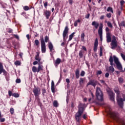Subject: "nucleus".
Returning a JSON list of instances; mask_svg holds the SVG:
<instances>
[{
  "instance_id": "nucleus-18",
  "label": "nucleus",
  "mask_w": 125,
  "mask_h": 125,
  "mask_svg": "<svg viewBox=\"0 0 125 125\" xmlns=\"http://www.w3.org/2000/svg\"><path fill=\"white\" fill-rule=\"evenodd\" d=\"M106 42H112V38L110 33H106Z\"/></svg>"
},
{
  "instance_id": "nucleus-52",
  "label": "nucleus",
  "mask_w": 125,
  "mask_h": 125,
  "mask_svg": "<svg viewBox=\"0 0 125 125\" xmlns=\"http://www.w3.org/2000/svg\"><path fill=\"white\" fill-rule=\"evenodd\" d=\"M68 2L70 5H72L74 1H73V0H68Z\"/></svg>"
},
{
  "instance_id": "nucleus-9",
  "label": "nucleus",
  "mask_w": 125,
  "mask_h": 125,
  "mask_svg": "<svg viewBox=\"0 0 125 125\" xmlns=\"http://www.w3.org/2000/svg\"><path fill=\"white\" fill-rule=\"evenodd\" d=\"M111 49H115L116 47H118V42L117 41V39H116V36H112V40H111Z\"/></svg>"
},
{
  "instance_id": "nucleus-27",
  "label": "nucleus",
  "mask_w": 125,
  "mask_h": 125,
  "mask_svg": "<svg viewBox=\"0 0 125 125\" xmlns=\"http://www.w3.org/2000/svg\"><path fill=\"white\" fill-rule=\"evenodd\" d=\"M35 44L37 47H40V42L38 40H36L34 41Z\"/></svg>"
},
{
  "instance_id": "nucleus-51",
  "label": "nucleus",
  "mask_w": 125,
  "mask_h": 125,
  "mask_svg": "<svg viewBox=\"0 0 125 125\" xmlns=\"http://www.w3.org/2000/svg\"><path fill=\"white\" fill-rule=\"evenodd\" d=\"M121 56L122 57L123 60H124V61H125V55H124V54L121 53Z\"/></svg>"
},
{
  "instance_id": "nucleus-10",
  "label": "nucleus",
  "mask_w": 125,
  "mask_h": 125,
  "mask_svg": "<svg viewBox=\"0 0 125 125\" xmlns=\"http://www.w3.org/2000/svg\"><path fill=\"white\" fill-rule=\"evenodd\" d=\"M97 84L100 85V83H98V81L96 80H94L93 79H91L89 80L88 83H87L86 86H88V85H92L94 87H95Z\"/></svg>"
},
{
  "instance_id": "nucleus-39",
  "label": "nucleus",
  "mask_w": 125,
  "mask_h": 125,
  "mask_svg": "<svg viewBox=\"0 0 125 125\" xmlns=\"http://www.w3.org/2000/svg\"><path fill=\"white\" fill-rule=\"evenodd\" d=\"M107 25L109 28H113V25H112V23L110 21H108Z\"/></svg>"
},
{
  "instance_id": "nucleus-23",
  "label": "nucleus",
  "mask_w": 125,
  "mask_h": 125,
  "mask_svg": "<svg viewBox=\"0 0 125 125\" xmlns=\"http://www.w3.org/2000/svg\"><path fill=\"white\" fill-rule=\"evenodd\" d=\"M75 76L76 79H79V78H80V69L79 68L76 69Z\"/></svg>"
},
{
  "instance_id": "nucleus-6",
  "label": "nucleus",
  "mask_w": 125,
  "mask_h": 125,
  "mask_svg": "<svg viewBox=\"0 0 125 125\" xmlns=\"http://www.w3.org/2000/svg\"><path fill=\"white\" fill-rule=\"evenodd\" d=\"M113 59L114 62L116 64L117 69L119 70V71H121V72H124V71L123 70V66H122L121 62L119 61V59H118L116 56H113Z\"/></svg>"
},
{
  "instance_id": "nucleus-31",
  "label": "nucleus",
  "mask_w": 125,
  "mask_h": 125,
  "mask_svg": "<svg viewBox=\"0 0 125 125\" xmlns=\"http://www.w3.org/2000/svg\"><path fill=\"white\" fill-rule=\"evenodd\" d=\"M44 42H49V37L47 36H45L44 37Z\"/></svg>"
},
{
  "instance_id": "nucleus-42",
  "label": "nucleus",
  "mask_w": 125,
  "mask_h": 125,
  "mask_svg": "<svg viewBox=\"0 0 125 125\" xmlns=\"http://www.w3.org/2000/svg\"><path fill=\"white\" fill-rule=\"evenodd\" d=\"M96 104L97 105H98L99 106H103V105H104V103H100V102H96Z\"/></svg>"
},
{
  "instance_id": "nucleus-59",
  "label": "nucleus",
  "mask_w": 125,
  "mask_h": 125,
  "mask_svg": "<svg viewBox=\"0 0 125 125\" xmlns=\"http://www.w3.org/2000/svg\"><path fill=\"white\" fill-rule=\"evenodd\" d=\"M8 94H9V96H11L12 95V92H11V91H8Z\"/></svg>"
},
{
  "instance_id": "nucleus-30",
  "label": "nucleus",
  "mask_w": 125,
  "mask_h": 125,
  "mask_svg": "<svg viewBox=\"0 0 125 125\" xmlns=\"http://www.w3.org/2000/svg\"><path fill=\"white\" fill-rule=\"evenodd\" d=\"M107 11L108 12H111V13H114V11H113V8L111 7H108L107 9Z\"/></svg>"
},
{
  "instance_id": "nucleus-64",
  "label": "nucleus",
  "mask_w": 125,
  "mask_h": 125,
  "mask_svg": "<svg viewBox=\"0 0 125 125\" xmlns=\"http://www.w3.org/2000/svg\"><path fill=\"white\" fill-rule=\"evenodd\" d=\"M104 17H105L104 16H103V15H102V16H101V17H100V19L101 20H103L104 19Z\"/></svg>"
},
{
  "instance_id": "nucleus-46",
  "label": "nucleus",
  "mask_w": 125,
  "mask_h": 125,
  "mask_svg": "<svg viewBox=\"0 0 125 125\" xmlns=\"http://www.w3.org/2000/svg\"><path fill=\"white\" fill-rule=\"evenodd\" d=\"M100 56H102V47H100Z\"/></svg>"
},
{
  "instance_id": "nucleus-34",
  "label": "nucleus",
  "mask_w": 125,
  "mask_h": 125,
  "mask_svg": "<svg viewBox=\"0 0 125 125\" xmlns=\"http://www.w3.org/2000/svg\"><path fill=\"white\" fill-rule=\"evenodd\" d=\"M14 64L16 66H20L21 65V62L19 61H17L15 62Z\"/></svg>"
},
{
  "instance_id": "nucleus-22",
  "label": "nucleus",
  "mask_w": 125,
  "mask_h": 125,
  "mask_svg": "<svg viewBox=\"0 0 125 125\" xmlns=\"http://www.w3.org/2000/svg\"><path fill=\"white\" fill-rule=\"evenodd\" d=\"M51 89L53 93H55V88L54 87V82L53 80L51 82Z\"/></svg>"
},
{
  "instance_id": "nucleus-13",
  "label": "nucleus",
  "mask_w": 125,
  "mask_h": 125,
  "mask_svg": "<svg viewBox=\"0 0 125 125\" xmlns=\"http://www.w3.org/2000/svg\"><path fill=\"white\" fill-rule=\"evenodd\" d=\"M68 33H69V27H68V26H66L65 27L62 33L63 42H66V37H67V35H68Z\"/></svg>"
},
{
  "instance_id": "nucleus-36",
  "label": "nucleus",
  "mask_w": 125,
  "mask_h": 125,
  "mask_svg": "<svg viewBox=\"0 0 125 125\" xmlns=\"http://www.w3.org/2000/svg\"><path fill=\"white\" fill-rule=\"evenodd\" d=\"M83 50L80 51L79 53V56L80 57V58H83Z\"/></svg>"
},
{
  "instance_id": "nucleus-45",
  "label": "nucleus",
  "mask_w": 125,
  "mask_h": 125,
  "mask_svg": "<svg viewBox=\"0 0 125 125\" xmlns=\"http://www.w3.org/2000/svg\"><path fill=\"white\" fill-rule=\"evenodd\" d=\"M106 17L107 18H111V17H112V14L111 13L106 14Z\"/></svg>"
},
{
  "instance_id": "nucleus-58",
  "label": "nucleus",
  "mask_w": 125,
  "mask_h": 125,
  "mask_svg": "<svg viewBox=\"0 0 125 125\" xmlns=\"http://www.w3.org/2000/svg\"><path fill=\"white\" fill-rule=\"evenodd\" d=\"M100 82L103 84H106V83H105V81L104 80H100Z\"/></svg>"
},
{
  "instance_id": "nucleus-43",
  "label": "nucleus",
  "mask_w": 125,
  "mask_h": 125,
  "mask_svg": "<svg viewBox=\"0 0 125 125\" xmlns=\"http://www.w3.org/2000/svg\"><path fill=\"white\" fill-rule=\"evenodd\" d=\"M85 74V72H84V71L83 70L81 72L80 76H81V77H83Z\"/></svg>"
},
{
  "instance_id": "nucleus-49",
  "label": "nucleus",
  "mask_w": 125,
  "mask_h": 125,
  "mask_svg": "<svg viewBox=\"0 0 125 125\" xmlns=\"http://www.w3.org/2000/svg\"><path fill=\"white\" fill-rule=\"evenodd\" d=\"M102 71L101 70H98L96 72V75H101Z\"/></svg>"
},
{
  "instance_id": "nucleus-32",
  "label": "nucleus",
  "mask_w": 125,
  "mask_h": 125,
  "mask_svg": "<svg viewBox=\"0 0 125 125\" xmlns=\"http://www.w3.org/2000/svg\"><path fill=\"white\" fill-rule=\"evenodd\" d=\"M84 37H85V35H84V33H82L81 34V36L82 42H84Z\"/></svg>"
},
{
  "instance_id": "nucleus-38",
  "label": "nucleus",
  "mask_w": 125,
  "mask_h": 125,
  "mask_svg": "<svg viewBox=\"0 0 125 125\" xmlns=\"http://www.w3.org/2000/svg\"><path fill=\"white\" fill-rule=\"evenodd\" d=\"M7 33L9 34H12L13 33V30L11 28H7Z\"/></svg>"
},
{
  "instance_id": "nucleus-55",
  "label": "nucleus",
  "mask_w": 125,
  "mask_h": 125,
  "mask_svg": "<svg viewBox=\"0 0 125 125\" xmlns=\"http://www.w3.org/2000/svg\"><path fill=\"white\" fill-rule=\"evenodd\" d=\"M117 13H118L119 16H120V15H121V13H122V11H121L119 9H118L117 10Z\"/></svg>"
},
{
  "instance_id": "nucleus-35",
  "label": "nucleus",
  "mask_w": 125,
  "mask_h": 125,
  "mask_svg": "<svg viewBox=\"0 0 125 125\" xmlns=\"http://www.w3.org/2000/svg\"><path fill=\"white\" fill-rule=\"evenodd\" d=\"M0 121L1 123H3L5 121L4 118H1V112L0 111Z\"/></svg>"
},
{
  "instance_id": "nucleus-40",
  "label": "nucleus",
  "mask_w": 125,
  "mask_h": 125,
  "mask_svg": "<svg viewBox=\"0 0 125 125\" xmlns=\"http://www.w3.org/2000/svg\"><path fill=\"white\" fill-rule=\"evenodd\" d=\"M45 93H46V90H45L44 88H43L42 89V94L43 96H44Z\"/></svg>"
},
{
  "instance_id": "nucleus-3",
  "label": "nucleus",
  "mask_w": 125,
  "mask_h": 125,
  "mask_svg": "<svg viewBox=\"0 0 125 125\" xmlns=\"http://www.w3.org/2000/svg\"><path fill=\"white\" fill-rule=\"evenodd\" d=\"M96 96L99 101H103V93L99 87L96 88Z\"/></svg>"
},
{
  "instance_id": "nucleus-21",
  "label": "nucleus",
  "mask_w": 125,
  "mask_h": 125,
  "mask_svg": "<svg viewBox=\"0 0 125 125\" xmlns=\"http://www.w3.org/2000/svg\"><path fill=\"white\" fill-rule=\"evenodd\" d=\"M48 46L49 47L50 52H52V51L54 50V49L53 48V45L52 44V43H51V42H49L48 43Z\"/></svg>"
},
{
  "instance_id": "nucleus-8",
  "label": "nucleus",
  "mask_w": 125,
  "mask_h": 125,
  "mask_svg": "<svg viewBox=\"0 0 125 125\" xmlns=\"http://www.w3.org/2000/svg\"><path fill=\"white\" fill-rule=\"evenodd\" d=\"M38 65V68L35 66L32 67V72L33 73H40L41 71H43V66L40 63Z\"/></svg>"
},
{
  "instance_id": "nucleus-57",
  "label": "nucleus",
  "mask_w": 125,
  "mask_h": 125,
  "mask_svg": "<svg viewBox=\"0 0 125 125\" xmlns=\"http://www.w3.org/2000/svg\"><path fill=\"white\" fill-rule=\"evenodd\" d=\"M109 73L107 72L105 73V78H109Z\"/></svg>"
},
{
  "instance_id": "nucleus-56",
  "label": "nucleus",
  "mask_w": 125,
  "mask_h": 125,
  "mask_svg": "<svg viewBox=\"0 0 125 125\" xmlns=\"http://www.w3.org/2000/svg\"><path fill=\"white\" fill-rule=\"evenodd\" d=\"M89 16H90V14H88L87 15L85 16V18H86V19H88V18H89Z\"/></svg>"
},
{
  "instance_id": "nucleus-28",
  "label": "nucleus",
  "mask_w": 125,
  "mask_h": 125,
  "mask_svg": "<svg viewBox=\"0 0 125 125\" xmlns=\"http://www.w3.org/2000/svg\"><path fill=\"white\" fill-rule=\"evenodd\" d=\"M61 63V59L60 58H57L55 62V64L56 65H59V64Z\"/></svg>"
},
{
  "instance_id": "nucleus-19",
  "label": "nucleus",
  "mask_w": 125,
  "mask_h": 125,
  "mask_svg": "<svg viewBox=\"0 0 125 125\" xmlns=\"http://www.w3.org/2000/svg\"><path fill=\"white\" fill-rule=\"evenodd\" d=\"M98 46V39L96 38L94 44V51H95V52H96V51H97Z\"/></svg>"
},
{
  "instance_id": "nucleus-63",
  "label": "nucleus",
  "mask_w": 125,
  "mask_h": 125,
  "mask_svg": "<svg viewBox=\"0 0 125 125\" xmlns=\"http://www.w3.org/2000/svg\"><path fill=\"white\" fill-rule=\"evenodd\" d=\"M33 64L34 65H37V64H38V61H34V62H33Z\"/></svg>"
},
{
  "instance_id": "nucleus-12",
  "label": "nucleus",
  "mask_w": 125,
  "mask_h": 125,
  "mask_svg": "<svg viewBox=\"0 0 125 125\" xmlns=\"http://www.w3.org/2000/svg\"><path fill=\"white\" fill-rule=\"evenodd\" d=\"M103 23H101L98 31V33L99 34V35L100 36V39L101 40V42H102L103 41V38H102V34L103 33Z\"/></svg>"
},
{
  "instance_id": "nucleus-53",
  "label": "nucleus",
  "mask_w": 125,
  "mask_h": 125,
  "mask_svg": "<svg viewBox=\"0 0 125 125\" xmlns=\"http://www.w3.org/2000/svg\"><path fill=\"white\" fill-rule=\"evenodd\" d=\"M105 32L107 33H110L109 32H110V29H109L108 27H106L105 28Z\"/></svg>"
},
{
  "instance_id": "nucleus-17",
  "label": "nucleus",
  "mask_w": 125,
  "mask_h": 125,
  "mask_svg": "<svg viewBox=\"0 0 125 125\" xmlns=\"http://www.w3.org/2000/svg\"><path fill=\"white\" fill-rule=\"evenodd\" d=\"M43 15L47 19H49L50 15H51V12H50V11L46 10L43 12Z\"/></svg>"
},
{
  "instance_id": "nucleus-33",
  "label": "nucleus",
  "mask_w": 125,
  "mask_h": 125,
  "mask_svg": "<svg viewBox=\"0 0 125 125\" xmlns=\"http://www.w3.org/2000/svg\"><path fill=\"white\" fill-rule=\"evenodd\" d=\"M83 82H84V81L83 80V78L80 79L79 84H80V85H81V86H82V85H83Z\"/></svg>"
},
{
  "instance_id": "nucleus-61",
  "label": "nucleus",
  "mask_w": 125,
  "mask_h": 125,
  "mask_svg": "<svg viewBox=\"0 0 125 125\" xmlns=\"http://www.w3.org/2000/svg\"><path fill=\"white\" fill-rule=\"evenodd\" d=\"M82 48L83 50H84V51H86L87 50H86V48L85 47V46H82Z\"/></svg>"
},
{
  "instance_id": "nucleus-16",
  "label": "nucleus",
  "mask_w": 125,
  "mask_h": 125,
  "mask_svg": "<svg viewBox=\"0 0 125 125\" xmlns=\"http://www.w3.org/2000/svg\"><path fill=\"white\" fill-rule=\"evenodd\" d=\"M107 92L109 95L110 100L115 102V93H114V92L111 90H109L107 91Z\"/></svg>"
},
{
  "instance_id": "nucleus-48",
  "label": "nucleus",
  "mask_w": 125,
  "mask_h": 125,
  "mask_svg": "<svg viewBox=\"0 0 125 125\" xmlns=\"http://www.w3.org/2000/svg\"><path fill=\"white\" fill-rule=\"evenodd\" d=\"M16 83H21V80H20V79H17L16 80Z\"/></svg>"
},
{
  "instance_id": "nucleus-15",
  "label": "nucleus",
  "mask_w": 125,
  "mask_h": 125,
  "mask_svg": "<svg viewBox=\"0 0 125 125\" xmlns=\"http://www.w3.org/2000/svg\"><path fill=\"white\" fill-rule=\"evenodd\" d=\"M113 90L116 93V100L117 101H120V97H121V95H120L121 92H120V89L118 87H116L115 88H114Z\"/></svg>"
},
{
  "instance_id": "nucleus-4",
  "label": "nucleus",
  "mask_w": 125,
  "mask_h": 125,
  "mask_svg": "<svg viewBox=\"0 0 125 125\" xmlns=\"http://www.w3.org/2000/svg\"><path fill=\"white\" fill-rule=\"evenodd\" d=\"M40 41L41 42L42 52V53H45L46 51V46L45 45V42L43 39V35L40 36Z\"/></svg>"
},
{
  "instance_id": "nucleus-5",
  "label": "nucleus",
  "mask_w": 125,
  "mask_h": 125,
  "mask_svg": "<svg viewBox=\"0 0 125 125\" xmlns=\"http://www.w3.org/2000/svg\"><path fill=\"white\" fill-rule=\"evenodd\" d=\"M2 73H3L4 76H5L6 80L9 81V74H8L5 69H3L2 63L0 62V75H1Z\"/></svg>"
},
{
  "instance_id": "nucleus-50",
  "label": "nucleus",
  "mask_w": 125,
  "mask_h": 125,
  "mask_svg": "<svg viewBox=\"0 0 125 125\" xmlns=\"http://www.w3.org/2000/svg\"><path fill=\"white\" fill-rule=\"evenodd\" d=\"M13 36L15 37V39H17V40H19V36L18 35L13 34Z\"/></svg>"
},
{
  "instance_id": "nucleus-25",
  "label": "nucleus",
  "mask_w": 125,
  "mask_h": 125,
  "mask_svg": "<svg viewBox=\"0 0 125 125\" xmlns=\"http://www.w3.org/2000/svg\"><path fill=\"white\" fill-rule=\"evenodd\" d=\"M118 82L120 84H122L125 83V80L124 78H123V77H119L118 78Z\"/></svg>"
},
{
  "instance_id": "nucleus-44",
  "label": "nucleus",
  "mask_w": 125,
  "mask_h": 125,
  "mask_svg": "<svg viewBox=\"0 0 125 125\" xmlns=\"http://www.w3.org/2000/svg\"><path fill=\"white\" fill-rule=\"evenodd\" d=\"M10 111L11 115H13V114H14V109H13V108H10Z\"/></svg>"
},
{
  "instance_id": "nucleus-7",
  "label": "nucleus",
  "mask_w": 125,
  "mask_h": 125,
  "mask_svg": "<svg viewBox=\"0 0 125 125\" xmlns=\"http://www.w3.org/2000/svg\"><path fill=\"white\" fill-rule=\"evenodd\" d=\"M109 61L110 62V64L111 66L109 67V72H111L112 73H114L115 72V68H114L113 66H115V64H114V59H113V56H110L109 59Z\"/></svg>"
},
{
  "instance_id": "nucleus-11",
  "label": "nucleus",
  "mask_w": 125,
  "mask_h": 125,
  "mask_svg": "<svg viewBox=\"0 0 125 125\" xmlns=\"http://www.w3.org/2000/svg\"><path fill=\"white\" fill-rule=\"evenodd\" d=\"M33 93L36 98L39 97L40 96V94H41V89L40 87L35 86L33 89Z\"/></svg>"
},
{
  "instance_id": "nucleus-47",
  "label": "nucleus",
  "mask_w": 125,
  "mask_h": 125,
  "mask_svg": "<svg viewBox=\"0 0 125 125\" xmlns=\"http://www.w3.org/2000/svg\"><path fill=\"white\" fill-rule=\"evenodd\" d=\"M125 1L124 0H122L120 1V4H121V6H123V5H124V4H125Z\"/></svg>"
},
{
  "instance_id": "nucleus-62",
  "label": "nucleus",
  "mask_w": 125,
  "mask_h": 125,
  "mask_svg": "<svg viewBox=\"0 0 125 125\" xmlns=\"http://www.w3.org/2000/svg\"><path fill=\"white\" fill-rule=\"evenodd\" d=\"M74 25L75 27H77L78 26V23L76 21H75Z\"/></svg>"
},
{
  "instance_id": "nucleus-20",
  "label": "nucleus",
  "mask_w": 125,
  "mask_h": 125,
  "mask_svg": "<svg viewBox=\"0 0 125 125\" xmlns=\"http://www.w3.org/2000/svg\"><path fill=\"white\" fill-rule=\"evenodd\" d=\"M91 25L94 27L96 30H97L98 29V27H99V23L95 21H92Z\"/></svg>"
},
{
  "instance_id": "nucleus-2",
  "label": "nucleus",
  "mask_w": 125,
  "mask_h": 125,
  "mask_svg": "<svg viewBox=\"0 0 125 125\" xmlns=\"http://www.w3.org/2000/svg\"><path fill=\"white\" fill-rule=\"evenodd\" d=\"M109 111L107 114L113 119L114 121H116L118 124H120L122 125H125V121L124 119H122L119 117V113L118 112H112L111 111V107L108 106Z\"/></svg>"
},
{
  "instance_id": "nucleus-54",
  "label": "nucleus",
  "mask_w": 125,
  "mask_h": 125,
  "mask_svg": "<svg viewBox=\"0 0 125 125\" xmlns=\"http://www.w3.org/2000/svg\"><path fill=\"white\" fill-rule=\"evenodd\" d=\"M48 4V3L47 1H46L45 3H44V6L45 8L47 7V5Z\"/></svg>"
},
{
  "instance_id": "nucleus-37",
  "label": "nucleus",
  "mask_w": 125,
  "mask_h": 125,
  "mask_svg": "<svg viewBox=\"0 0 125 125\" xmlns=\"http://www.w3.org/2000/svg\"><path fill=\"white\" fill-rule=\"evenodd\" d=\"M23 9L25 10V11H27L28 10H29V9H31V8H29V6H24L23 7Z\"/></svg>"
},
{
  "instance_id": "nucleus-41",
  "label": "nucleus",
  "mask_w": 125,
  "mask_h": 125,
  "mask_svg": "<svg viewBox=\"0 0 125 125\" xmlns=\"http://www.w3.org/2000/svg\"><path fill=\"white\" fill-rule=\"evenodd\" d=\"M12 96H13V97L17 98V97H19V95L18 94V93H14L12 94Z\"/></svg>"
},
{
  "instance_id": "nucleus-24",
  "label": "nucleus",
  "mask_w": 125,
  "mask_h": 125,
  "mask_svg": "<svg viewBox=\"0 0 125 125\" xmlns=\"http://www.w3.org/2000/svg\"><path fill=\"white\" fill-rule=\"evenodd\" d=\"M35 60H37L38 61V62H41V58H40V53L39 52L36 53V55L35 56Z\"/></svg>"
},
{
  "instance_id": "nucleus-29",
  "label": "nucleus",
  "mask_w": 125,
  "mask_h": 125,
  "mask_svg": "<svg viewBox=\"0 0 125 125\" xmlns=\"http://www.w3.org/2000/svg\"><path fill=\"white\" fill-rule=\"evenodd\" d=\"M75 33L73 32L72 33L71 35H69V42H70V41H72V40L73 39V37H74V35H75Z\"/></svg>"
},
{
  "instance_id": "nucleus-1",
  "label": "nucleus",
  "mask_w": 125,
  "mask_h": 125,
  "mask_svg": "<svg viewBox=\"0 0 125 125\" xmlns=\"http://www.w3.org/2000/svg\"><path fill=\"white\" fill-rule=\"evenodd\" d=\"M85 104H83L82 103H79L78 106V111L75 114V118L76 121V125H81V121H82V115L83 114L84 110H85Z\"/></svg>"
},
{
  "instance_id": "nucleus-26",
  "label": "nucleus",
  "mask_w": 125,
  "mask_h": 125,
  "mask_svg": "<svg viewBox=\"0 0 125 125\" xmlns=\"http://www.w3.org/2000/svg\"><path fill=\"white\" fill-rule=\"evenodd\" d=\"M53 106H54V107H55V108H57V107H58V106H59L58 102H57V101H56V100L54 101L53 102Z\"/></svg>"
},
{
  "instance_id": "nucleus-14",
  "label": "nucleus",
  "mask_w": 125,
  "mask_h": 125,
  "mask_svg": "<svg viewBox=\"0 0 125 125\" xmlns=\"http://www.w3.org/2000/svg\"><path fill=\"white\" fill-rule=\"evenodd\" d=\"M123 98L119 97V101H117V103L119 106L121 107V108H123L124 107V101H125V95H123Z\"/></svg>"
},
{
  "instance_id": "nucleus-60",
  "label": "nucleus",
  "mask_w": 125,
  "mask_h": 125,
  "mask_svg": "<svg viewBox=\"0 0 125 125\" xmlns=\"http://www.w3.org/2000/svg\"><path fill=\"white\" fill-rule=\"evenodd\" d=\"M66 82L67 83H70V79H66Z\"/></svg>"
}]
</instances>
